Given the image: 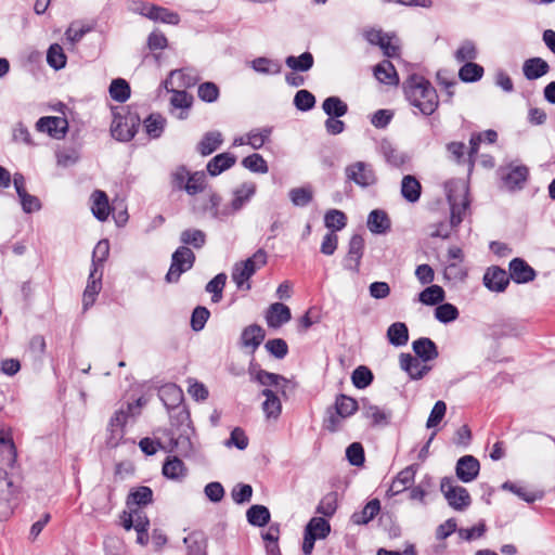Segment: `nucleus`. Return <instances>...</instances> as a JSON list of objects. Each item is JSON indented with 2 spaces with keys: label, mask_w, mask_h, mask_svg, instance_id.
<instances>
[{
  "label": "nucleus",
  "mask_w": 555,
  "mask_h": 555,
  "mask_svg": "<svg viewBox=\"0 0 555 555\" xmlns=\"http://www.w3.org/2000/svg\"><path fill=\"white\" fill-rule=\"evenodd\" d=\"M454 57L457 62H472L477 57V50L472 41L463 42L455 51Z\"/></svg>",
  "instance_id": "64"
},
{
  "label": "nucleus",
  "mask_w": 555,
  "mask_h": 555,
  "mask_svg": "<svg viewBox=\"0 0 555 555\" xmlns=\"http://www.w3.org/2000/svg\"><path fill=\"white\" fill-rule=\"evenodd\" d=\"M408 101L424 115H431L438 107L439 99L436 89L422 76L413 75L405 86Z\"/></svg>",
  "instance_id": "1"
},
{
  "label": "nucleus",
  "mask_w": 555,
  "mask_h": 555,
  "mask_svg": "<svg viewBox=\"0 0 555 555\" xmlns=\"http://www.w3.org/2000/svg\"><path fill=\"white\" fill-rule=\"evenodd\" d=\"M159 398L168 409L178 406L183 400L182 390L173 385H165L159 390Z\"/></svg>",
  "instance_id": "31"
},
{
  "label": "nucleus",
  "mask_w": 555,
  "mask_h": 555,
  "mask_svg": "<svg viewBox=\"0 0 555 555\" xmlns=\"http://www.w3.org/2000/svg\"><path fill=\"white\" fill-rule=\"evenodd\" d=\"M313 63V55L310 52H304L299 56L289 55L285 60L286 66L296 72H307Z\"/></svg>",
  "instance_id": "41"
},
{
  "label": "nucleus",
  "mask_w": 555,
  "mask_h": 555,
  "mask_svg": "<svg viewBox=\"0 0 555 555\" xmlns=\"http://www.w3.org/2000/svg\"><path fill=\"white\" fill-rule=\"evenodd\" d=\"M446 192L450 204V225L456 227L463 220V215L468 207V188L463 180H452L446 183Z\"/></svg>",
  "instance_id": "3"
},
{
  "label": "nucleus",
  "mask_w": 555,
  "mask_h": 555,
  "mask_svg": "<svg viewBox=\"0 0 555 555\" xmlns=\"http://www.w3.org/2000/svg\"><path fill=\"white\" fill-rule=\"evenodd\" d=\"M322 108L330 117H343L348 112L347 104L338 96H328L323 101Z\"/></svg>",
  "instance_id": "39"
},
{
  "label": "nucleus",
  "mask_w": 555,
  "mask_h": 555,
  "mask_svg": "<svg viewBox=\"0 0 555 555\" xmlns=\"http://www.w3.org/2000/svg\"><path fill=\"white\" fill-rule=\"evenodd\" d=\"M440 491L443 493L448 504L455 511H464L472 504L468 491L454 483L450 477H444L440 482Z\"/></svg>",
  "instance_id": "4"
},
{
  "label": "nucleus",
  "mask_w": 555,
  "mask_h": 555,
  "mask_svg": "<svg viewBox=\"0 0 555 555\" xmlns=\"http://www.w3.org/2000/svg\"><path fill=\"white\" fill-rule=\"evenodd\" d=\"M418 299L424 305H437L444 299V291L439 285H431L420 293Z\"/></svg>",
  "instance_id": "50"
},
{
  "label": "nucleus",
  "mask_w": 555,
  "mask_h": 555,
  "mask_svg": "<svg viewBox=\"0 0 555 555\" xmlns=\"http://www.w3.org/2000/svg\"><path fill=\"white\" fill-rule=\"evenodd\" d=\"M374 76L383 83L396 85L398 82V76L395 66L390 61H383L374 68Z\"/></svg>",
  "instance_id": "37"
},
{
  "label": "nucleus",
  "mask_w": 555,
  "mask_h": 555,
  "mask_svg": "<svg viewBox=\"0 0 555 555\" xmlns=\"http://www.w3.org/2000/svg\"><path fill=\"white\" fill-rule=\"evenodd\" d=\"M177 87H170L167 89L172 92V96L170 99V104L176 108L188 109L191 107L193 98L184 90H177Z\"/></svg>",
  "instance_id": "59"
},
{
  "label": "nucleus",
  "mask_w": 555,
  "mask_h": 555,
  "mask_svg": "<svg viewBox=\"0 0 555 555\" xmlns=\"http://www.w3.org/2000/svg\"><path fill=\"white\" fill-rule=\"evenodd\" d=\"M256 186L255 184H244L241 189L236 190L234 193V198L231 202L232 211L240 210L255 194Z\"/></svg>",
  "instance_id": "48"
},
{
  "label": "nucleus",
  "mask_w": 555,
  "mask_h": 555,
  "mask_svg": "<svg viewBox=\"0 0 555 555\" xmlns=\"http://www.w3.org/2000/svg\"><path fill=\"white\" fill-rule=\"evenodd\" d=\"M483 67L474 62L465 63L459 70V77L464 82H475L481 79Z\"/></svg>",
  "instance_id": "47"
},
{
  "label": "nucleus",
  "mask_w": 555,
  "mask_h": 555,
  "mask_svg": "<svg viewBox=\"0 0 555 555\" xmlns=\"http://www.w3.org/2000/svg\"><path fill=\"white\" fill-rule=\"evenodd\" d=\"M112 135L117 139L118 141H130L134 134V124H129L127 118H115L112 128H111Z\"/></svg>",
  "instance_id": "28"
},
{
  "label": "nucleus",
  "mask_w": 555,
  "mask_h": 555,
  "mask_svg": "<svg viewBox=\"0 0 555 555\" xmlns=\"http://www.w3.org/2000/svg\"><path fill=\"white\" fill-rule=\"evenodd\" d=\"M509 278L517 284H525L535 279V271L524 259L514 258L508 266Z\"/></svg>",
  "instance_id": "15"
},
{
  "label": "nucleus",
  "mask_w": 555,
  "mask_h": 555,
  "mask_svg": "<svg viewBox=\"0 0 555 555\" xmlns=\"http://www.w3.org/2000/svg\"><path fill=\"white\" fill-rule=\"evenodd\" d=\"M294 104L297 109L307 112L314 107L315 98L310 91L302 89L295 94Z\"/></svg>",
  "instance_id": "61"
},
{
  "label": "nucleus",
  "mask_w": 555,
  "mask_h": 555,
  "mask_svg": "<svg viewBox=\"0 0 555 555\" xmlns=\"http://www.w3.org/2000/svg\"><path fill=\"white\" fill-rule=\"evenodd\" d=\"M149 13V20L154 22H162L170 25H177L180 22V17L176 12L169 11L168 9L156 4H154L152 8V12Z\"/></svg>",
  "instance_id": "44"
},
{
  "label": "nucleus",
  "mask_w": 555,
  "mask_h": 555,
  "mask_svg": "<svg viewBox=\"0 0 555 555\" xmlns=\"http://www.w3.org/2000/svg\"><path fill=\"white\" fill-rule=\"evenodd\" d=\"M529 176V169L525 165L509 166L503 173L502 180L505 186L511 190H520L524 188Z\"/></svg>",
  "instance_id": "14"
},
{
  "label": "nucleus",
  "mask_w": 555,
  "mask_h": 555,
  "mask_svg": "<svg viewBox=\"0 0 555 555\" xmlns=\"http://www.w3.org/2000/svg\"><path fill=\"white\" fill-rule=\"evenodd\" d=\"M550 66L546 61L541 57H532L525 61L522 72L528 80L538 79L546 75Z\"/></svg>",
  "instance_id": "23"
},
{
  "label": "nucleus",
  "mask_w": 555,
  "mask_h": 555,
  "mask_svg": "<svg viewBox=\"0 0 555 555\" xmlns=\"http://www.w3.org/2000/svg\"><path fill=\"white\" fill-rule=\"evenodd\" d=\"M109 95L117 102H126L130 98L129 83L122 78L114 79L109 86Z\"/></svg>",
  "instance_id": "46"
},
{
  "label": "nucleus",
  "mask_w": 555,
  "mask_h": 555,
  "mask_svg": "<svg viewBox=\"0 0 555 555\" xmlns=\"http://www.w3.org/2000/svg\"><path fill=\"white\" fill-rule=\"evenodd\" d=\"M267 253L259 248L251 257L244 261H238L233 266L231 278L237 288L249 291L251 285L249 279L267 263Z\"/></svg>",
  "instance_id": "2"
},
{
  "label": "nucleus",
  "mask_w": 555,
  "mask_h": 555,
  "mask_svg": "<svg viewBox=\"0 0 555 555\" xmlns=\"http://www.w3.org/2000/svg\"><path fill=\"white\" fill-rule=\"evenodd\" d=\"M109 254V243L107 240H101L98 242L92 254V269L96 271H103V263L107 259Z\"/></svg>",
  "instance_id": "49"
},
{
  "label": "nucleus",
  "mask_w": 555,
  "mask_h": 555,
  "mask_svg": "<svg viewBox=\"0 0 555 555\" xmlns=\"http://www.w3.org/2000/svg\"><path fill=\"white\" fill-rule=\"evenodd\" d=\"M251 67L255 72L264 75H278L281 73L282 66L278 61L257 57L251 62Z\"/></svg>",
  "instance_id": "42"
},
{
  "label": "nucleus",
  "mask_w": 555,
  "mask_h": 555,
  "mask_svg": "<svg viewBox=\"0 0 555 555\" xmlns=\"http://www.w3.org/2000/svg\"><path fill=\"white\" fill-rule=\"evenodd\" d=\"M235 163H236V157L233 154L221 153V154H218L215 157H212L208 162L206 168H207L208 173L211 177H216V176L222 173L223 171H225L227 169L231 168L232 166H234Z\"/></svg>",
  "instance_id": "22"
},
{
  "label": "nucleus",
  "mask_w": 555,
  "mask_h": 555,
  "mask_svg": "<svg viewBox=\"0 0 555 555\" xmlns=\"http://www.w3.org/2000/svg\"><path fill=\"white\" fill-rule=\"evenodd\" d=\"M366 224L374 234H385L391 227L388 215L380 209H374L369 214Z\"/></svg>",
  "instance_id": "20"
},
{
  "label": "nucleus",
  "mask_w": 555,
  "mask_h": 555,
  "mask_svg": "<svg viewBox=\"0 0 555 555\" xmlns=\"http://www.w3.org/2000/svg\"><path fill=\"white\" fill-rule=\"evenodd\" d=\"M479 470V461L473 455H464L460 457L455 466L456 477L463 482H470L475 480Z\"/></svg>",
  "instance_id": "13"
},
{
  "label": "nucleus",
  "mask_w": 555,
  "mask_h": 555,
  "mask_svg": "<svg viewBox=\"0 0 555 555\" xmlns=\"http://www.w3.org/2000/svg\"><path fill=\"white\" fill-rule=\"evenodd\" d=\"M166 120L160 115L152 114L144 120L146 133L151 138H159L164 131Z\"/></svg>",
  "instance_id": "57"
},
{
  "label": "nucleus",
  "mask_w": 555,
  "mask_h": 555,
  "mask_svg": "<svg viewBox=\"0 0 555 555\" xmlns=\"http://www.w3.org/2000/svg\"><path fill=\"white\" fill-rule=\"evenodd\" d=\"M197 94L202 101L214 103L219 98V88L216 83L207 81L198 86Z\"/></svg>",
  "instance_id": "62"
},
{
  "label": "nucleus",
  "mask_w": 555,
  "mask_h": 555,
  "mask_svg": "<svg viewBox=\"0 0 555 555\" xmlns=\"http://www.w3.org/2000/svg\"><path fill=\"white\" fill-rule=\"evenodd\" d=\"M242 166L251 172L267 173L269 171L267 162L257 153L243 158Z\"/></svg>",
  "instance_id": "53"
},
{
  "label": "nucleus",
  "mask_w": 555,
  "mask_h": 555,
  "mask_svg": "<svg viewBox=\"0 0 555 555\" xmlns=\"http://www.w3.org/2000/svg\"><path fill=\"white\" fill-rule=\"evenodd\" d=\"M227 282V274L219 273L212 280H210L205 289L207 293L212 294L211 300L212 302H219L222 298V291L224 288Z\"/></svg>",
  "instance_id": "54"
},
{
  "label": "nucleus",
  "mask_w": 555,
  "mask_h": 555,
  "mask_svg": "<svg viewBox=\"0 0 555 555\" xmlns=\"http://www.w3.org/2000/svg\"><path fill=\"white\" fill-rule=\"evenodd\" d=\"M399 362L401 370L413 380L422 379L431 370V366L410 353H401Z\"/></svg>",
  "instance_id": "11"
},
{
  "label": "nucleus",
  "mask_w": 555,
  "mask_h": 555,
  "mask_svg": "<svg viewBox=\"0 0 555 555\" xmlns=\"http://www.w3.org/2000/svg\"><path fill=\"white\" fill-rule=\"evenodd\" d=\"M435 317L441 323H449L457 319L459 310L452 304H441L435 309Z\"/></svg>",
  "instance_id": "60"
},
{
  "label": "nucleus",
  "mask_w": 555,
  "mask_h": 555,
  "mask_svg": "<svg viewBox=\"0 0 555 555\" xmlns=\"http://www.w3.org/2000/svg\"><path fill=\"white\" fill-rule=\"evenodd\" d=\"M325 227L330 230L340 231L347 224V216L344 211L338 209H330L325 212L324 216Z\"/></svg>",
  "instance_id": "45"
},
{
  "label": "nucleus",
  "mask_w": 555,
  "mask_h": 555,
  "mask_svg": "<svg viewBox=\"0 0 555 555\" xmlns=\"http://www.w3.org/2000/svg\"><path fill=\"white\" fill-rule=\"evenodd\" d=\"M163 475L169 479L180 480L185 477L186 467L179 457H168L163 465Z\"/></svg>",
  "instance_id": "33"
},
{
  "label": "nucleus",
  "mask_w": 555,
  "mask_h": 555,
  "mask_svg": "<svg viewBox=\"0 0 555 555\" xmlns=\"http://www.w3.org/2000/svg\"><path fill=\"white\" fill-rule=\"evenodd\" d=\"M363 413L366 418L372 421L373 425H386L390 416L389 413H386L376 405L364 406Z\"/></svg>",
  "instance_id": "63"
},
{
  "label": "nucleus",
  "mask_w": 555,
  "mask_h": 555,
  "mask_svg": "<svg viewBox=\"0 0 555 555\" xmlns=\"http://www.w3.org/2000/svg\"><path fill=\"white\" fill-rule=\"evenodd\" d=\"M509 279L504 269L493 266L487 269L483 275V284L489 291L501 293L506 289Z\"/></svg>",
  "instance_id": "12"
},
{
  "label": "nucleus",
  "mask_w": 555,
  "mask_h": 555,
  "mask_svg": "<svg viewBox=\"0 0 555 555\" xmlns=\"http://www.w3.org/2000/svg\"><path fill=\"white\" fill-rule=\"evenodd\" d=\"M91 199L93 216L100 221H105L109 215V204L106 193L101 190H95L91 195Z\"/></svg>",
  "instance_id": "24"
},
{
  "label": "nucleus",
  "mask_w": 555,
  "mask_h": 555,
  "mask_svg": "<svg viewBox=\"0 0 555 555\" xmlns=\"http://www.w3.org/2000/svg\"><path fill=\"white\" fill-rule=\"evenodd\" d=\"M183 541L189 550V555H207V541L203 532H191Z\"/></svg>",
  "instance_id": "35"
},
{
  "label": "nucleus",
  "mask_w": 555,
  "mask_h": 555,
  "mask_svg": "<svg viewBox=\"0 0 555 555\" xmlns=\"http://www.w3.org/2000/svg\"><path fill=\"white\" fill-rule=\"evenodd\" d=\"M292 318L291 309L281 302H274L269 306L266 312V321L269 327L279 328L287 323Z\"/></svg>",
  "instance_id": "17"
},
{
  "label": "nucleus",
  "mask_w": 555,
  "mask_h": 555,
  "mask_svg": "<svg viewBox=\"0 0 555 555\" xmlns=\"http://www.w3.org/2000/svg\"><path fill=\"white\" fill-rule=\"evenodd\" d=\"M39 132L48 133L53 139H63L68 130V121L64 117L44 116L36 122Z\"/></svg>",
  "instance_id": "9"
},
{
  "label": "nucleus",
  "mask_w": 555,
  "mask_h": 555,
  "mask_svg": "<svg viewBox=\"0 0 555 555\" xmlns=\"http://www.w3.org/2000/svg\"><path fill=\"white\" fill-rule=\"evenodd\" d=\"M334 410L341 417H349L358 410V402L346 395H339L335 400Z\"/></svg>",
  "instance_id": "43"
},
{
  "label": "nucleus",
  "mask_w": 555,
  "mask_h": 555,
  "mask_svg": "<svg viewBox=\"0 0 555 555\" xmlns=\"http://www.w3.org/2000/svg\"><path fill=\"white\" fill-rule=\"evenodd\" d=\"M14 493L12 480L9 479L7 472L0 468V520H5L12 515Z\"/></svg>",
  "instance_id": "7"
},
{
  "label": "nucleus",
  "mask_w": 555,
  "mask_h": 555,
  "mask_svg": "<svg viewBox=\"0 0 555 555\" xmlns=\"http://www.w3.org/2000/svg\"><path fill=\"white\" fill-rule=\"evenodd\" d=\"M345 176L347 181L360 188H370L377 182V176L373 166L361 160L346 166Z\"/></svg>",
  "instance_id": "6"
},
{
  "label": "nucleus",
  "mask_w": 555,
  "mask_h": 555,
  "mask_svg": "<svg viewBox=\"0 0 555 555\" xmlns=\"http://www.w3.org/2000/svg\"><path fill=\"white\" fill-rule=\"evenodd\" d=\"M180 242L183 246H192L199 249L206 244V234L198 229H186L181 232Z\"/></svg>",
  "instance_id": "40"
},
{
  "label": "nucleus",
  "mask_w": 555,
  "mask_h": 555,
  "mask_svg": "<svg viewBox=\"0 0 555 555\" xmlns=\"http://www.w3.org/2000/svg\"><path fill=\"white\" fill-rule=\"evenodd\" d=\"M422 185L414 176H404L401 182V195L410 203H416L421 197Z\"/></svg>",
  "instance_id": "26"
},
{
  "label": "nucleus",
  "mask_w": 555,
  "mask_h": 555,
  "mask_svg": "<svg viewBox=\"0 0 555 555\" xmlns=\"http://www.w3.org/2000/svg\"><path fill=\"white\" fill-rule=\"evenodd\" d=\"M379 152L387 163L393 166H399L403 163V156L399 151L387 140H383L379 144Z\"/></svg>",
  "instance_id": "58"
},
{
  "label": "nucleus",
  "mask_w": 555,
  "mask_h": 555,
  "mask_svg": "<svg viewBox=\"0 0 555 555\" xmlns=\"http://www.w3.org/2000/svg\"><path fill=\"white\" fill-rule=\"evenodd\" d=\"M47 62L54 69H61L66 65V55L64 54L63 48L54 43L52 44L47 53Z\"/></svg>",
  "instance_id": "56"
},
{
  "label": "nucleus",
  "mask_w": 555,
  "mask_h": 555,
  "mask_svg": "<svg viewBox=\"0 0 555 555\" xmlns=\"http://www.w3.org/2000/svg\"><path fill=\"white\" fill-rule=\"evenodd\" d=\"M246 517L251 526L263 527L270 521V512L264 505H251L246 512Z\"/></svg>",
  "instance_id": "38"
},
{
  "label": "nucleus",
  "mask_w": 555,
  "mask_h": 555,
  "mask_svg": "<svg viewBox=\"0 0 555 555\" xmlns=\"http://www.w3.org/2000/svg\"><path fill=\"white\" fill-rule=\"evenodd\" d=\"M380 511V503L377 499H373L360 512H356L351 516V520L356 525H365L370 522Z\"/></svg>",
  "instance_id": "30"
},
{
  "label": "nucleus",
  "mask_w": 555,
  "mask_h": 555,
  "mask_svg": "<svg viewBox=\"0 0 555 555\" xmlns=\"http://www.w3.org/2000/svg\"><path fill=\"white\" fill-rule=\"evenodd\" d=\"M502 489L511 491L512 493H514L515 495H517L519 499L527 503H533L534 501L542 498L541 493L528 491L525 487L518 486L511 481H505L502 485Z\"/></svg>",
  "instance_id": "51"
},
{
  "label": "nucleus",
  "mask_w": 555,
  "mask_h": 555,
  "mask_svg": "<svg viewBox=\"0 0 555 555\" xmlns=\"http://www.w3.org/2000/svg\"><path fill=\"white\" fill-rule=\"evenodd\" d=\"M102 275L103 271H96V269H91L88 283L82 296V305L83 309H89L95 301L98 294L102 288Z\"/></svg>",
  "instance_id": "18"
},
{
  "label": "nucleus",
  "mask_w": 555,
  "mask_h": 555,
  "mask_svg": "<svg viewBox=\"0 0 555 555\" xmlns=\"http://www.w3.org/2000/svg\"><path fill=\"white\" fill-rule=\"evenodd\" d=\"M387 338L392 346L401 347L409 340L408 326L402 322L392 323L387 330Z\"/></svg>",
  "instance_id": "34"
},
{
  "label": "nucleus",
  "mask_w": 555,
  "mask_h": 555,
  "mask_svg": "<svg viewBox=\"0 0 555 555\" xmlns=\"http://www.w3.org/2000/svg\"><path fill=\"white\" fill-rule=\"evenodd\" d=\"M351 380L358 389H364L373 382V373L364 365L358 366L351 375Z\"/></svg>",
  "instance_id": "55"
},
{
  "label": "nucleus",
  "mask_w": 555,
  "mask_h": 555,
  "mask_svg": "<svg viewBox=\"0 0 555 555\" xmlns=\"http://www.w3.org/2000/svg\"><path fill=\"white\" fill-rule=\"evenodd\" d=\"M305 532L313 535L315 540L325 539L331 532V525L325 518L313 517L307 524Z\"/></svg>",
  "instance_id": "36"
},
{
  "label": "nucleus",
  "mask_w": 555,
  "mask_h": 555,
  "mask_svg": "<svg viewBox=\"0 0 555 555\" xmlns=\"http://www.w3.org/2000/svg\"><path fill=\"white\" fill-rule=\"evenodd\" d=\"M198 81L197 74L190 68L172 70L169 77L164 81V87L191 88Z\"/></svg>",
  "instance_id": "16"
},
{
  "label": "nucleus",
  "mask_w": 555,
  "mask_h": 555,
  "mask_svg": "<svg viewBox=\"0 0 555 555\" xmlns=\"http://www.w3.org/2000/svg\"><path fill=\"white\" fill-rule=\"evenodd\" d=\"M264 339V331L257 324L244 328L241 335L242 345L256 349Z\"/></svg>",
  "instance_id": "32"
},
{
  "label": "nucleus",
  "mask_w": 555,
  "mask_h": 555,
  "mask_svg": "<svg viewBox=\"0 0 555 555\" xmlns=\"http://www.w3.org/2000/svg\"><path fill=\"white\" fill-rule=\"evenodd\" d=\"M132 412V404L129 403L126 409H120L114 413L109 421V438L107 443L116 447L124 437V426L127 423L129 414Z\"/></svg>",
  "instance_id": "10"
},
{
  "label": "nucleus",
  "mask_w": 555,
  "mask_h": 555,
  "mask_svg": "<svg viewBox=\"0 0 555 555\" xmlns=\"http://www.w3.org/2000/svg\"><path fill=\"white\" fill-rule=\"evenodd\" d=\"M415 473L416 472L413 465L402 469L391 482V486L389 488V492H391V495H396L403 492L413 482Z\"/></svg>",
  "instance_id": "27"
},
{
  "label": "nucleus",
  "mask_w": 555,
  "mask_h": 555,
  "mask_svg": "<svg viewBox=\"0 0 555 555\" xmlns=\"http://www.w3.org/2000/svg\"><path fill=\"white\" fill-rule=\"evenodd\" d=\"M153 501V491L150 487L141 486L131 491L127 499V506L132 508V506L141 507L151 504Z\"/></svg>",
  "instance_id": "29"
},
{
  "label": "nucleus",
  "mask_w": 555,
  "mask_h": 555,
  "mask_svg": "<svg viewBox=\"0 0 555 555\" xmlns=\"http://www.w3.org/2000/svg\"><path fill=\"white\" fill-rule=\"evenodd\" d=\"M223 138L219 131L206 132L197 144V152L203 156H208L219 149Z\"/></svg>",
  "instance_id": "25"
},
{
  "label": "nucleus",
  "mask_w": 555,
  "mask_h": 555,
  "mask_svg": "<svg viewBox=\"0 0 555 555\" xmlns=\"http://www.w3.org/2000/svg\"><path fill=\"white\" fill-rule=\"evenodd\" d=\"M195 262V254L186 246H180L171 256L170 268L166 274L168 283L179 281L182 273L189 271Z\"/></svg>",
  "instance_id": "5"
},
{
  "label": "nucleus",
  "mask_w": 555,
  "mask_h": 555,
  "mask_svg": "<svg viewBox=\"0 0 555 555\" xmlns=\"http://www.w3.org/2000/svg\"><path fill=\"white\" fill-rule=\"evenodd\" d=\"M413 351L416 354V358L422 360L423 362L433 361L438 358L439 352L436 344L427 337H422L413 341L412 344Z\"/></svg>",
  "instance_id": "19"
},
{
  "label": "nucleus",
  "mask_w": 555,
  "mask_h": 555,
  "mask_svg": "<svg viewBox=\"0 0 555 555\" xmlns=\"http://www.w3.org/2000/svg\"><path fill=\"white\" fill-rule=\"evenodd\" d=\"M364 251V238L360 234L350 237L348 253L344 258V268L353 273H359L360 263Z\"/></svg>",
  "instance_id": "8"
},
{
  "label": "nucleus",
  "mask_w": 555,
  "mask_h": 555,
  "mask_svg": "<svg viewBox=\"0 0 555 555\" xmlns=\"http://www.w3.org/2000/svg\"><path fill=\"white\" fill-rule=\"evenodd\" d=\"M261 395L266 397V400L262 402V411L266 414L268 420L276 421L282 412V403L278 395L266 388L262 390Z\"/></svg>",
  "instance_id": "21"
},
{
  "label": "nucleus",
  "mask_w": 555,
  "mask_h": 555,
  "mask_svg": "<svg viewBox=\"0 0 555 555\" xmlns=\"http://www.w3.org/2000/svg\"><path fill=\"white\" fill-rule=\"evenodd\" d=\"M206 188V175L204 171H195L190 173L185 184V192L189 195H196L203 192Z\"/></svg>",
  "instance_id": "52"
}]
</instances>
